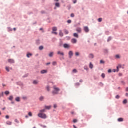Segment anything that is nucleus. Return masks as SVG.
<instances>
[{"mask_svg": "<svg viewBox=\"0 0 128 128\" xmlns=\"http://www.w3.org/2000/svg\"><path fill=\"white\" fill-rule=\"evenodd\" d=\"M60 0H54V2H58Z\"/></svg>", "mask_w": 128, "mask_h": 128, "instance_id": "obj_62", "label": "nucleus"}, {"mask_svg": "<svg viewBox=\"0 0 128 128\" xmlns=\"http://www.w3.org/2000/svg\"><path fill=\"white\" fill-rule=\"evenodd\" d=\"M110 40H112V38H109L108 39V42H110Z\"/></svg>", "mask_w": 128, "mask_h": 128, "instance_id": "obj_52", "label": "nucleus"}, {"mask_svg": "<svg viewBox=\"0 0 128 128\" xmlns=\"http://www.w3.org/2000/svg\"><path fill=\"white\" fill-rule=\"evenodd\" d=\"M69 55V58H72V56H74V52L72 51H70L68 53Z\"/></svg>", "mask_w": 128, "mask_h": 128, "instance_id": "obj_3", "label": "nucleus"}, {"mask_svg": "<svg viewBox=\"0 0 128 128\" xmlns=\"http://www.w3.org/2000/svg\"><path fill=\"white\" fill-rule=\"evenodd\" d=\"M58 64V63L56 62H52V65L53 66H56Z\"/></svg>", "mask_w": 128, "mask_h": 128, "instance_id": "obj_31", "label": "nucleus"}, {"mask_svg": "<svg viewBox=\"0 0 128 128\" xmlns=\"http://www.w3.org/2000/svg\"><path fill=\"white\" fill-rule=\"evenodd\" d=\"M46 90L48 92H50V90H51V88H50V86H47L46 87Z\"/></svg>", "mask_w": 128, "mask_h": 128, "instance_id": "obj_11", "label": "nucleus"}, {"mask_svg": "<svg viewBox=\"0 0 128 128\" xmlns=\"http://www.w3.org/2000/svg\"><path fill=\"white\" fill-rule=\"evenodd\" d=\"M56 6V8H60V3H56L55 4Z\"/></svg>", "mask_w": 128, "mask_h": 128, "instance_id": "obj_21", "label": "nucleus"}, {"mask_svg": "<svg viewBox=\"0 0 128 128\" xmlns=\"http://www.w3.org/2000/svg\"><path fill=\"white\" fill-rule=\"evenodd\" d=\"M116 58H118V59L120 58V55H116Z\"/></svg>", "mask_w": 128, "mask_h": 128, "instance_id": "obj_35", "label": "nucleus"}, {"mask_svg": "<svg viewBox=\"0 0 128 128\" xmlns=\"http://www.w3.org/2000/svg\"><path fill=\"white\" fill-rule=\"evenodd\" d=\"M58 30V28L56 27H54L52 28V32H56Z\"/></svg>", "mask_w": 128, "mask_h": 128, "instance_id": "obj_20", "label": "nucleus"}, {"mask_svg": "<svg viewBox=\"0 0 128 128\" xmlns=\"http://www.w3.org/2000/svg\"><path fill=\"white\" fill-rule=\"evenodd\" d=\"M6 118L7 120H8V118H10V116H6Z\"/></svg>", "mask_w": 128, "mask_h": 128, "instance_id": "obj_51", "label": "nucleus"}, {"mask_svg": "<svg viewBox=\"0 0 128 128\" xmlns=\"http://www.w3.org/2000/svg\"><path fill=\"white\" fill-rule=\"evenodd\" d=\"M49 64H50V62L48 63V64H46V66H49Z\"/></svg>", "mask_w": 128, "mask_h": 128, "instance_id": "obj_57", "label": "nucleus"}, {"mask_svg": "<svg viewBox=\"0 0 128 128\" xmlns=\"http://www.w3.org/2000/svg\"><path fill=\"white\" fill-rule=\"evenodd\" d=\"M84 30L86 32H90V29L88 28V27L85 26L84 27Z\"/></svg>", "mask_w": 128, "mask_h": 128, "instance_id": "obj_5", "label": "nucleus"}, {"mask_svg": "<svg viewBox=\"0 0 128 128\" xmlns=\"http://www.w3.org/2000/svg\"><path fill=\"white\" fill-rule=\"evenodd\" d=\"M126 92H128V88H126Z\"/></svg>", "mask_w": 128, "mask_h": 128, "instance_id": "obj_59", "label": "nucleus"}, {"mask_svg": "<svg viewBox=\"0 0 128 128\" xmlns=\"http://www.w3.org/2000/svg\"><path fill=\"white\" fill-rule=\"evenodd\" d=\"M126 96H128V93L126 94Z\"/></svg>", "mask_w": 128, "mask_h": 128, "instance_id": "obj_63", "label": "nucleus"}, {"mask_svg": "<svg viewBox=\"0 0 128 128\" xmlns=\"http://www.w3.org/2000/svg\"><path fill=\"white\" fill-rule=\"evenodd\" d=\"M80 82H82L84 81L82 80H80Z\"/></svg>", "mask_w": 128, "mask_h": 128, "instance_id": "obj_60", "label": "nucleus"}, {"mask_svg": "<svg viewBox=\"0 0 128 128\" xmlns=\"http://www.w3.org/2000/svg\"><path fill=\"white\" fill-rule=\"evenodd\" d=\"M74 114V112H72V114Z\"/></svg>", "mask_w": 128, "mask_h": 128, "instance_id": "obj_61", "label": "nucleus"}, {"mask_svg": "<svg viewBox=\"0 0 128 128\" xmlns=\"http://www.w3.org/2000/svg\"><path fill=\"white\" fill-rule=\"evenodd\" d=\"M6 70L7 72H10V68L8 67H6Z\"/></svg>", "mask_w": 128, "mask_h": 128, "instance_id": "obj_40", "label": "nucleus"}, {"mask_svg": "<svg viewBox=\"0 0 128 128\" xmlns=\"http://www.w3.org/2000/svg\"><path fill=\"white\" fill-rule=\"evenodd\" d=\"M22 100H28V97L27 96H23L22 98Z\"/></svg>", "mask_w": 128, "mask_h": 128, "instance_id": "obj_30", "label": "nucleus"}, {"mask_svg": "<svg viewBox=\"0 0 128 128\" xmlns=\"http://www.w3.org/2000/svg\"><path fill=\"white\" fill-rule=\"evenodd\" d=\"M74 128H76V126H74Z\"/></svg>", "mask_w": 128, "mask_h": 128, "instance_id": "obj_64", "label": "nucleus"}, {"mask_svg": "<svg viewBox=\"0 0 128 128\" xmlns=\"http://www.w3.org/2000/svg\"><path fill=\"white\" fill-rule=\"evenodd\" d=\"M58 56H64V53L63 52H62L60 51H58Z\"/></svg>", "mask_w": 128, "mask_h": 128, "instance_id": "obj_4", "label": "nucleus"}, {"mask_svg": "<svg viewBox=\"0 0 128 128\" xmlns=\"http://www.w3.org/2000/svg\"><path fill=\"white\" fill-rule=\"evenodd\" d=\"M32 56V54H30V53H28L27 54V58H30V56Z\"/></svg>", "mask_w": 128, "mask_h": 128, "instance_id": "obj_18", "label": "nucleus"}, {"mask_svg": "<svg viewBox=\"0 0 128 128\" xmlns=\"http://www.w3.org/2000/svg\"><path fill=\"white\" fill-rule=\"evenodd\" d=\"M38 116L40 118H43L44 120H46L48 116H46V114H42V113H40L38 114Z\"/></svg>", "mask_w": 128, "mask_h": 128, "instance_id": "obj_2", "label": "nucleus"}, {"mask_svg": "<svg viewBox=\"0 0 128 128\" xmlns=\"http://www.w3.org/2000/svg\"><path fill=\"white\" fill-rule=\"evenodd\" d=\"M94 58V54H90L89 58H90L92 60V58Z\"/></svg>", "mask_w": 128, "mask_h": 128, "instance_id": "obj_9", "label": "nucleus"}, {"mask_svg": "<svg viewBox=\"0 0 128 128\" xmlns=\"http://www.w3.org/2000/svg\"><path fill=\"white\" fill-rule=\"evenodd\" d=\"M42 126V128H46V126Z\"/></svg>", "mask_w": 128, "mask_h": 128, "instance_id": "obj_56", "label": "nucleus"}, {"mask_svg": "<svg viewBox=\"0 0 128 128\" xmlns=\"http://www.w3.org/2000/svg\"><path fill=\"white\" fill-rule=\"evenodd\" d=\"M8 62H10V64H14V60L12 59H9L8 60Z\"/></svg>", "mask_w": 128, "mask_h": 128, "instance_id": "obj_7", "label": "nucleus"}, {"mask_svg": "<svg viewBox=\"0 0 128 128\" xmlns=\"http://www.w3.org/2000/svg\"><path fill=\"white\" fill-rule=\"evenodd\" d=\"M28 116H32V113L31 112H30L28 113Z\"/></svg>", "mask_w": 128, "mask_h": 128, "instance_id": "obj_39", "label": "nucleus"}, {"mask_svg": "<svg viewBox=\"0 0 128 128\" xmlns=\"http://www.w3.org/2000/svg\"><path fill=\"white\" fill-rule=\"evenodd\" d=\"M76 30V32H79V33L82 32V28H78Z\"/></svg>", "mask_w": 128, "mask_h": 128, "instance_id": "obj_14", "label": "nucleus"}, {"mask_svg": "<svg viewBox=\"0 0 128 128\" xmlns=\"http://www.w3.org/2000/svg\"><path fill=\"white\" fill-rule=\"evenodd\" d=\"M74 4H76L77 2V0H73Z\"/></svg>", "mask_w": 128, "mask_h": 128, "instance_id": "obj_48", "label": "nucleus"}, {"mask_svg": "<svg viewBox=\"0 0 128 128\" xmlns=\"http://www.w3.org/2000/svg\"><path fill=\"white\" fill-rule=\"evenodd\" d=\"M98 22H102V18H100L98 20Z\"/></svg>", "mask_w": 128, "mask_h": 128, "instance_id": "obj_34", "label": "nucleus"}, {"mask_svg": "<svg viewBox=\"0 0 128 128\" xmlns=\"http://www.w3.org/2000/svg\"><path fill=\"white\" fill-rule=\"evenodd\" d=\"M60 36H64V33H62V30L60 31Z\"/></svg>", "mask_w": 128, "mask_h": 128, "instance_id": "obj_16", "label": "nucleus"}, {"mask_svg": "<svg viewBox=\"0 0 128 128\" xmlns=\"http://www.w3.org/2000/svg\"><path fill=\"white\" fill-rule=\"evenodd\" d=\"M5 94H6V96H8V94H10V92H8V91H6V92H5Z\"/></svg>", "mask_w": 128, "mask_h": 128, "instance_id": "obj_29", "label": "nucleus"}, {"mask_svg": "<svg viewBox=\"0 0 128 128\" xmlns=\"http://www.w3.org/2000/svg\"><path fill=\"white\" fill-rule=\"evenodd\" d=\"M8 100H14V96H10V97L9 98Z\"/></svg>", "mask_w": 128, "mask_h": 128, "instance_id": "obj_28", "label": "nucleus"}, {"mask_svg": "<svg viewBox=\"0 0 128 128\" xmlns=\"http://www.w3.org/2000/svg\"><path fill=\"white\" fill-rule=\"evenodd\" d=\"M15 122H17L18 124V120H15Z\"/></svg>", "mask_w": 128, "mask_h": 128, "instance_id": "obj_55", "label": "nucleus"}, {"mask_svg": "<svg viewBox=\"0 0 128 128\" xmlns=\"http://www.w3.org/2000/svg\"><path fill=\"white\" fill-rule=\"evenodd\" d=\"M72 72H74V74H76V72H78V70L74 69L73 70Z\"/></svg>", "mask_w": 128, "mask_h": 128, "instance_id": "obj_37", "label": "nucleus"}, {"mask_svg": "<svg viewBox=\"0 0 128 128\" xmlns=\"http://www.w3.org/2000/svg\"><path fill=\"white\" fill-rule=\"evenodd\" d=\"M100 64H104V61L102 60H100Z\"/></svg>", "mask_w": 128, "mask_h": 128, "instance_id": "obj_50", "label": "nucleus"}, {"mask_svg": "<svg viewBox=\"0 0 128 128\" xmlns=\"http://www.w3.org/2000/svg\"><path fill=\"white\" fill-rule=\"evenodd\" d=\"M41 74H48V70H42L41 71Z\"/></svg>", "mask_w": 128, "mask_h": 128, "instance_id": "obj_10", "label": "nucleus"}, {"mask_svg": "<svg viewBox=\"0 0 128 128\" xmlns=\"http://www.w3.org/2000/svg\"><path fill=\"white\" fill-rule=\"evenodd\" d=\"M44 100V96H41L40 98V102H42V100Z\"/></svg>", "mask_w": 128, "mask_h": 128, "instance_id": "obj_23", "label": "nucleus"}, {"mask_svg": "<svg viewBox=\"0 0 128 128\" xmlns=\"http://www.w3.org/2000/svg\"><path fill=\"white\" fill-rule=\"evenodd\" d=\"M122 68V65H118V66L117 67V72H118L119 70L118 68Z\"/></svg>", "mask_w": 128, "mask_h": 128, "instance_id": "obj_24", "label": "nucleus"}, {"mask_svg": "<svg viewBox=\"0 0 128 128\" xmlns=\"http://www.w3.org/2000/svg\"><path fill=\"white\" fill-rule=\"evenodd\" d=\"M53 88H54V90L52 92V94L54 96H55V94H58V92H60V88L56 87V86H53Z\"/></svg>", "mask_w": 128, "mask_h": 128, "instance_id": "obj_1", "label": "nucleus"}, {"mask_svg": "<svg viewBox=\"0 0 128 128\" xmlns=\"http://www.w3.org/2000/svg\"><path fill=\"white\" fill-rule=\"evenodd\" d=\"M7 124H8V126H12V122H6Z\"/></svg>", "mask_w": 128, "mask_h": 128, "instance_id": "obj_36", "label": "nucleus"}, {"mask_svg": "<svg viewBox=\"0 0 128 128\" xmlns=\"http://www.w3.org/2000/svg\"><path fill=\"white\" fill-rule=\"evenodd\" d=\"M84 70H88V66H85L84 67Z\"/></svg>", "mask_w": 128, "mask_h": 128, "instance_id": "obj_32", "label": "nucleus"}, {"mask_svg": "<svg viewBox=\"0 0 128 128\" xmlns=\"http://www.w3.org/2000/svg\"><path fill=\"white\" fill-rule=\"evenodd\" d=\"M58 108V105L56 104H54V108Z\"/></svg>", "mask_w": 128, "mask_h": 128, "instance_id": "obj_46", "label": "nucleus"}, {"mask_svg": "<svg viewBox=\"0 0 128 128\" xmlns=\"http://www.w3.org/2000/svg\"><path fill=\"white\" fill-rule=\"evenodd\" d=\"M73 122H74V124H76L78 122V120L76 119H74V120H73Z\"/></svg>", "mask_w": 128, "mask_h": 128, "instance_id": "obj_42", "label": "nucleus"}, {"mask_svg": "<svg viewBox=\"0 0 128 128\" xmlns=\"http://www.w3.org/2000/svg\"><path fill=\"white\" fill-rule=\"evenodd\" d=\"M34 84H38V82L36 81V80H34L33 82Z\"/></svg>", "mask_w": 128, "mask_h": 128, "instance_id": "obj_27", "label": "nucleus"}, {"mask_svg": "<svg viewBox=\"0 0 128 128\" xmlns=\"http://www.w3.org/2000/svg\"><path fill=\"white\" fill-rule=\"evenodd\" d=\"M64 48H70V46L68 44H64Z\"/></svg>", "mask_w": 128, "mask_h": 128, "instance_id": "obj_6", "label": "nucleus"}, {"mask_svg": "<svg viewBox=\"0 0 128 128\" xmlns=\"http://www.w3.org/2000/svg\"><path fill=\"white\" fill-rule=\"evenodd\" d=\"M123 104H128V100H124L123 102Z\"/></svg>", "mask_w": 128, "mask_h": 128, "instance_id": "obj_26", "label": "nucleus"}, {"mask_svg": "<svg viewBox=\"0 0 128 128\" xmlns=\"http://www.w3.org/2000/svg\"><path fill=\"white\" fill-rule=\"evenodd\" d=\"M68 24H72V20H68Z\"/></svg>", "mask_w": 128, "mask_h": 128, "instance_id": "obj_49", "label": "nucleus"}, {"mask_svg": "<svg viewBox=\"0 0 128 128\" xmlns=\"http://www.w3.org/2000/svg\"><path fill=\"white\" fill-rule=\"evenodd\" d=\"M102 76L103 78H106V74H102Z\"/></svg>", "mask_w": 128, "mask_h": 128, "instance_id": "obj_41", "label": "nucleus"}, {"mask_svg": "<svg viewBox=\"0 0 128 128\" xmlns=\"http://www.w3.org/2000/svg\"><path fill=\"white\" fill-rule=\"evenodd\" d=\"M118 122H124V118H120L118 119Z\"/></svg>", "mask_w": 128, "mask_h": 128, "instance_id": "obj_22", "label": "nucleus"}, {"mask_svg": "<svg viewBox=\"0 0 128 128\" xmlns=\"http://www.w3.org/2000/svg\"><path fill=\"white\" fill-rule=\"evenodd\" d=\"M76 56H80V53L78 52H76Z\"/></svg>", "mask_w": 128, "mask_h": 128, "instance_id": "obj_43", "label": "nucleus"}, {"mask_svg": "<svg viewBox=\"0 0 128 128\" xmlns=\"http://www.w3.org/2000/svg\"><path fill=\"white\" fill-rule=\"evenodd\" d=\"M14 32H16V28H14Z\"/></svg>", "mask_w": 128, "mask_h": 128, "instance_id": "obj_58", "label": "nucleus"}, {"mask_svg": "<svg viewBox=\"0 0 128 128\" xmlns=\"http://www.w3.org/2000/svg\"><path fill=\"white\" fill-rule=\"evenodd\" d=\"M46 112V109L40 110V114H42V112Z\"/></svg>", "mask_w": 128, "mask_h": 128, "instance_id": "obj_33", "label": "nucleus"}, {"mask_svg": "<svg viewBox=\"0 0 128 128\" xmlns=\"http://www.w3.org/2000/svg\"><path fill=\"white\" fill-rule=\"evenodd\" d=\"M114 72H118V70H113Z\"/></svg>", "mask_w": 128, "mask_h": 128, "instance_id": "obj_54", "label": "nucleus"}, {"mask_svg": "<svg viewBox=\"0 0 128 128\" xmlns=\"http://www.w3.org/2000/svg\"><path fill=\"white\" fill-rule=\"evenodd\" d=\"M54 52H50V54H49V56L50 58H52L54 56Z\"/></svg>", "mask_w": 128, "mask_h": 128, "instance_id": "obj_12", "label": "nucleus"}, {"mask_svg": "<svg viewBox=\"0 0 128 128\" xmlns=\"http://www.w3.org/2000/svg\"><path fill=\"white\" fill-rule=\"evenodd\" d=\"M108 72L109 74H110V72H112V70H108Z\"/></svg>", "mask_w": 128, "mask_h": 128, "instance_id": "obj_53", "label": "nucleus"}, {"mask_svg": "<svg viewBox=\"0 0 128 128\" xmlns=\"http://www.w3.org/2000/svg\"><path fill=\"white\" fill-rule=\"evenodd\" d=\"M72 44H76V42H78V40H76V39L73 38L72 40Z\"/></svg>", "mask_w": 128, "mask_h": 128, "instance_id": "obj_8", "label": "nucleus"}, {"mask_svg": "<svg viewBox=\"0 0 128 128\" xmlns=\"http://www.w3.org/2000/svg\"><path fill=\"white\" fill-rule=\"evenodd\" d=\"M120 96L118 95H117L116 96V98L117 100H119Z\"/></svg>", "mask_w": 128, "mask_h": 128, "instance_id": "obj_44", "label": "nucleus"}, {"mask_svg": "<svg viewBox=\"0 0 128 128\" xmlns=\"http://www.w3.org/2000/svg\"><path fill=\"white\" fill-rule=\"evenodd\" d=\"M52 34H56V36L58 34V32H52Z\"/></svg>", "mask_w": 128, "mask_h": 128, "instance_id": "obj_45", "label": "nucleus"}, {"mask_svg": "<svg viewBox=\"0 0 128 128\" xmlns=\"http://www.w3.org/2000/svg\"><path fill=\"white\" fill-rule=\"evenodd\" d=\"M52 108V106H46V107H45V108H46V110H50V108Z\"/></svg>", "mask_w": 128, "mask_h": 128, "instance_id": "obj_25", "label": "nucleus"}, {"mask_svg": "<svg viewBox=\"0 0 128 128\" xmlns=\"http://www.w3.org/2000/svg\"><path fill=\"white\" fill-rule=\"evenodd\" d=\"M74 38H78V34L76 33H75L74 34Z\"/></svg>", "mask_w": 128, "mask_h": 128, "instance_id": "obj_17", "label": "nucleus"}, {"mask_svg": "<svg viewBox=\"0 0 128 128\" xmlns=\"http://www.w3.org/2000/svg\"><path fill=\"white\" fill-rule=\"evenodd\" d=\"M64 32L66 34H69L68 30H64Z\"/></svg>", "mask_w": 128, "mask_h": 128, "instance_id": "obj_19", "label": "nucleus"}, {"mask_svg": "<svg viewBox=\"0 0 128 128\" xmlns=\"http://www.w3.org/2000/svg\"><path fill=\"white\" fill-rule=\"evenodd\" d=\"M89 66L90 68H91V70H92V68H94V64H92V62H90Z\"/></svg>", "mask_w": 128, "mask_h": 128, "instance_id": "obj_13", "label": "nucleus"}, {"mask_svg": "<svg viewBox=\"0 0 128 128\" xmlns=\"http://www.w3.org/2000/svg\"><path fill=\"white\" fill-rule=\"evenodd\" d=\"M71 18H74V14H71Z\"/></svg>", "mask_w": 128, "mask_h": 128, "instance_id": "obj_47", "label": "nucleus"}, {"mask_svg": "<svg viewBox=\"0 0 128 128\" xmlns=\"http://www.w3.org/2000/svg\"><path fill=\"white\" fill-rule=\"evenodd\" d=\"M39 50H44V46H40V47L39 48Z\"/></svg>", "mask_w": 128, "mask_h": 128, "instance_id": "obj_38", "label": "nucleus"}, {"mask_svg": "<svg viewBox=\"0 0 128 128\" xmlns=\"http://www.w3.org/2000/svg\"><path fill=\"white\" fill-rule=\"evenodd\" d=\"M16 102H20V97H17L16 98Z\"/></svg>", "mask_w": 128, "mask_h": 128, "instance_id": "obj_15", "label": "nucleus"}]
</instances>
